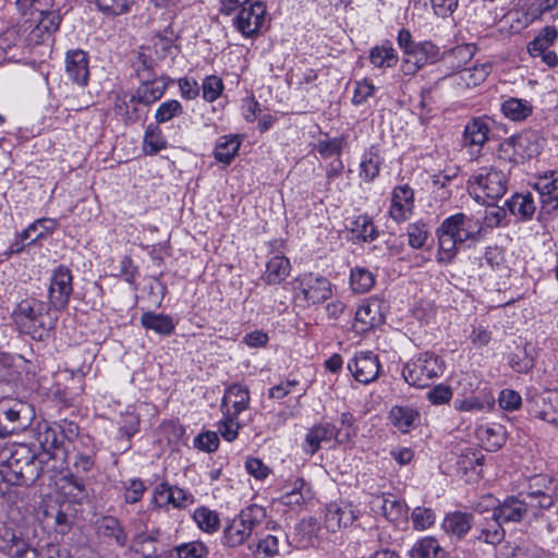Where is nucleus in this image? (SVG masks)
<instances>
[{
    "instance_id": "nucleus-39",
    "label": "nucleus",
    "mask_w": 558,
    "mask_h": 558,
    "mask_svg": "<svg viewBox=\"0 0 558 558\" xmlns=\"http://www.w3.org/2000/svg\"><path fill=\"white\" fill-rule=\"evenodd\" d=\"M369 61L377 68H391L397 63L398 57L391 46L381 45L371 50Z\"/></svg>"
},
{
    "instance_id": "nucleus-38",
    "label": "nucleus",
    "mask_w": 558,
    "mask_h": 558,
    "mask_svg": "<svg viewBox=\"0 0 558 558\" xmlns=\"http://www.w3.org/2000/svg\"><path fill=\"white\" fill-rule=\"evenodd\" d=\"M167 142L162 135L161 130L157 125H148L145 135L143 148L147 155H155L161 149L166 148Z\"/></svg>"
},
{
    "instance_id": "nucleus-3",
    "label": "nucleus",
    "mask_w": 558,
    "mask_h": 558,
    "mask_svg": "<svg viewBox=\"0 0 558 558\" xmlns=\"http://www.w3.org/2000/svg\"><path fill=\"white\" fill-rule=\"evenodd\" d=\"M469 191L477 201H497L507 192V175L493 167H483L469 179Z\"/></svg>"
},
{
    "instance_id": "nucleus-14",
    "label": "nucleus",
    "mask_w": 558,
    "mask_h": 558,
    "mask_svg": "<svg viewBox=\"0 0 558 558\" xmlns=\"http://www.w3.org/2000/svg\"><path fill=\"white\" fill-rule=\"evenodd\" d=\"M414 207V192L408 185L393 189L389 216L397 222L405 221L412 215Z\"/></svg>"
},
{
    "instance_id": "nucleus-56",
    "label": "nucleus",
    "mask_w": 558,
    "mask_h": 558,
    "mask_svg": "<svg viewBox=\"0 0 558 558\" xmlns=\"http://www.w3.org/2000/svg\"><path fill=\"white\" fill-rule=\"evenodd\" d=\"M60 22L61 15L56 10L38 16L37 21H32V23H36L37 29L46 33L56 32L59 28Z\"/></svg>"
},
{
    "instance_id": "nucleus-58",
    "label": "nucleus",
    "mask_w": 558,
    "mask_h": 558,
    "mask_svg": "<svg viewBox=\"0 0 558 558\" xmlns=\"http://www.w3.org/2000/svg\"><path fill=\"white\" fill-rule=\"evenodd\" d=\"M207 553L206 547L202 543H189L175 548L174 558H203Z\"/></svg>"
},
{
    "instance_id": "nucleus-52",
    "label": "nucleus",
    "mask_w": 558,
    "mask_h": 558,
    "mask_svg": "<svg viewBox=\"0 0 558 558\" xmlns=\"http://www.w3.org/2000/svg\"><path fill=\"white\" fill-rule=\"evenodd\" d=\"M409 245L413 248H421L424 246L427 238L428 230L425 223L418 221L410 223L407 229Z\"/></svg>"
},
{
    "instance_id": "nucleus-5",
    "label": "nucleus",
    "mask_w": 558,
    "mask_h": 558,
    "mask_svg": "<svg viewBox=\"0 0 558 558\" xmlns=\"http://www.w3.org/2000/svg\"><path fill=\"white\" fill-rule=\"evenodd\" d=\"M442 372L441 363L432 353H421L416 359L407 363L402 369L404 380L414 387L424 388Z\"/></svg>"
},
{
    "instance_id": "nucleus-47",
    "label": "nucleus",
    "mask_w": 558,
    "mask_h": 558,
    "mask_svg": "<svg viewBox=\"0 0 558 558\" xmlns=\"http://www.w3.org/2000/svg\"><path fill=\"white\" fill-rule=\"evenodd\" d=\"M379 156L371 149L363 155L360 165V175L367 182L372 181L379 173Z\"/></svg>"
},
{
    "instance_id": "nucleus-43",
    "label": "nucleus",
    "mask_w": 558,
    "mask_h": 558,
    "mask_svg": "<svg viewBox=\"0 0 558 558\" xmlns=\"http://www.w3.org/2000/svg\"><path fill=\"white\" fill-rule=\"evenodd\" d=\"M558 33L554 26H546L541 33L529 44V52L536 57V52H544L548 49L557 38Z\"/></svg>"
},
{
    "instance_id": "nucleus-64",
    "label": "nucleus",
    "mask_w": 558,
    "mask_h": 558,
    "mask_svg": "<svg viewBox=\"0 0 558 558\" xmlns=\"http://www.w3.org/2000/svg\"><path fill=\"white\" fill-rule=\"evenodd\" d=\"M498 401L501 409L514 411L521 405V396L514 390L505 389L500 392Z\"/></svg>"
},
{
    "instance_id": "nucleus-23",
    "label": "nucleus",
    "mask_w": 558,
    "mask_h": 558,
    "mask_svg": "<svg viewBox=\"0 0 558 558\" xmlns=\"http://www.w3.org/2000/svg\"><path fill=\"white\" fill-rule=\"evenodd\" d=\"M389 420L400 432L408 433L418 425L420 413L411 407L396 405L389 412Z\"/></svg>"
},
{
    "instance_id": "nucleus-7",
    "label": "nucleus",
    "mask_w": 558,
    "mask_h": 558,
    "mask_svg": "<svg viewBox=\"0 0 558 558\" xmlns=\"http://www.w3.org/2000/svg\"><path fill=\"white\" fill-rule=\"evenodd\" d=\"M8 425L3 430L8 434L25 430L35 417L34 408L24 401H8L0 405Z\"/></svg>"
},
{
    "instance_id": "nucleus-54",
    "label": "nucleus",
    "mask_w": 558,
    "mask_h": 558,
    "mask_svg": "<svg viewBox=\"0 0 558 558\" xmlns=\"http://www.w3.org/2000/svg\"><path fill=\"white\" fill-rule=\"evenodd\" d=\"M203 98L209 102L215 101L223 90L222 80L216 75L207 76L202 85Z\"/></svg>"
},
{
    "instance_id": "nucleus-51",
    "label": "nucleus",
    "mask_w": 558,
    "mask_h": 558,
    "mask_svg": "<svg viewBox=\"0 0 558 558\" xmlns=\"http://www.w3.org/2000/svg\"><path fill=\"white\" fill-rule=\"evenodd\" d=\"M183 112V108L178 100L171 99L162 102L155 113L157 123H166Z\"/></svg>"
},
{
    "instance_id": "nucleus-13",
    "label": "nucleus",
    "mask_w": 558,
    "mask_h": 558,
    "mask_svg": "<svg viewBox=\"0 0 558 558\" xmlns=\"http://www.w3.org/2000/svg\"><path fill=\"white\" fill-rule=\"evenodd\" d=\"M351 437V432H342V429H337L331 424L315 425L305 436V444L307 445L306 452L314 454L320 449L323 442H328L333 438L342 444L349 441Z\"/></svg>"
},
{
    "instance_id": "nucleus-27",
    "label": "nucleus",
    "mask_w": 558,
    "mask_h": 558,
    "mask_svg": "<svg viewBox=\"0 0 558 558\" xmlns=\"http://www.w3.org/2000/svg\"><path fill=\"white\" fill-rule=\"evenodd\" d=\"M141 102L134 95L118 96L114 102V112L120 116L125 123H135L142 118Z\"/></svg>"
},
{
    "instance_id": "nucleus-49",
    "label": "nucleus",
    "mask_w": 558,
    "mask_h": 558,
    "mask_svg": "<svg viewBox=\"0 0 558 558\" xmlns=\"http://www.w3.org/2000/svg\"><path fill=\"white\" fill-rule=\"evenodd\" d=\"M501 524L502 523L497 520H494L493 523H488L487 526L481 530L477 539L490 545L500 544L505 537V530L501 527Z\"/></svg>"
},
{
    "instance_id": "nucleus-55",
    "label": "nucleus",
    "mask_w": 558,
    "mask_h": 558,
    "mask_svg": "<svg viewBox=\"0 0 558 558\" xmlns=\"http://www.w3.org/2000/svg\"><path fill=\"white\" fill-rule=\"evenodd\" d=\"M133 0H96L98 9L108 15L125 13Z\"/></svg>"
},
{
    "instance_id": "nucleus-16",
    "label": "nucleus",
    "mask_w": 558,
    "mask_h": 558,
    "mask_svg": "<svg viewBox=\"0 0 558 558\" xmlns=\"http://www.w3.org/2000/svg\"><path fill=\"white\" fill-rule=\"evenodd\" d=\"M357 515L351 505H339L330 502L325 510V526L330 532H336L342 527L350 526Z\"/></svg>"
},
{
    "instance_id": "nucleus-41",
    "label": "nucleus",
    "mask_w": 558,
    "mask_h": 558,
    "mask_svg": "<svg viewBox=\"0 0 558 558\" xmlns=\"http://www.w3.org/2000/svg\"><path fill=\"white\" fill-rule=\"evenodd\" d=\"M344 144L345 140L343 136L331 138L328 135H325L324 138L317 142V144L315 145V149L324 159H327L332 156H337V158H339L342 153Z\"/></svg>"
},
{
    "instance_id": "nucleus-6",
    "label": "nucleus",
    "mask_w": 558,
    "mask_h": 558,
    "mask_svg": "<svg viewBox=\"0 0 558 558\" xmlns=\"http://www.w3.org/2000/svg\"><path fill=\"white\" fill-rule=\"evenodd\" d=\"M73 293V276L69 268L59 266L52 272L48 290L49 305L56 311L68 306Z\"/></svg>"
},
{
    "instance_id": "nucleus-42",
    "label": "nucleus",
    "mask_w": 558,
    "mask_h": 558,
    "mask_svg": "<svg viewBox=\"0 0 558 558\" xmlns=\"http://www.w3.org/2000/svg\"><path fill=\"white\" fill-rule=\"evenodd\" d=\"M199 529L207 533H214L218 531L220 525V519L216 511L208 508L202 507L194 511L193 515Z\"/></svg>"
},
{
    "instance_id": "nucleus-30",
    "label": "nucleus",
    "mask_w": 558,
    "mask_h": 558,
    "mask_svg": "<svg viewBox=\"0 0 558 558\" xmlns=\"http://www.w3.org/2000/svg\"><path fill=\"white\" fill-rule=\"evenodd\" d=\"M509 211L523 220L531 219L535 213L536 206L530 193L514 194L506 202Z\"/></svg>"
},
{
    "instance_id": "nucleus-60",
    "label": "nucleus",
    "mask_w": 558,
    "mask_h": 558,
    "mask_svg": "<svg viewBox=\"0 0 558 558\" xmlns=\"http://www.w3.org/2000/svg\"><path fill=\"white\" fill-rule=\"evenodd\" d=\"M8 554L11 558H39L38 551L26 539L17 542L9 547Z\"/></svg>"
},
{
    "instance_id": "nucleus-59",
    "label": "nucleus",
    "mask_w": 558,
    "mask_h": 558,
    "mask_svg": "<svg viewBox=\"0 0 558 558\" xmlns=\"http://www.w3.org/2000/svg\"><path fill=\"white\" fill-rule=\"evenodd\" d=\"M140 416L135 413L126 412L122 414L120 430L130 440L140 429Z\"/></svg>"
},
{
    "instance_id": "nucleus-12",
    "label": "nucleus",
    "mask_w": 558,
    "mask_h": 558,
    "mask_svg": "<svg viewBox=\"0 0 558 558\" xmlns=\"http://www.w3.org/2000/svg\"><path fill=\"white\" fill-rule=\"evenodd\" d=\"M348 369L359 383L369 384L376 380L379 375L378 356L371 351L359 352L348 363Z\"/></svg>"
},
{
    "instance_id": "nucleus-40",
    "label": "nucleus",
    "mask_w": 558,
    "mask_h": 558,
    "mask_svg": "<svg viewBox=\"0 0 558 558\" xmlns=\"http://www.w3.org/2000/svg\"><path fill=\"white\" fill-rule=\"evenodd\" d=\"M238 518L243 523V525L250 530V535L252 532L265 520L266 510L258 505H250L248 507L241 510L238 514Z\"/></svg>"
},
{
    "instance_id": "nucleus-25",
    "label": "nucleus",
    "mask_w": 558,
    "mask_h": 558,
    "mask_svg": "<svg viewBox=\"0 0 558 558\" xmlns=\"http://www.w3.org/2000/svg\"><path fill=\"white\" fill-rule=\"evenodd\" d=\"M290 270V260L286 256L276 255L268 260L263 280L267 284H279L289 276Z\"/></svg>"
},
{
    "instance_id": "nucleus-2",
    "label": "nucleus",
    "mask_w": 558,
    "mask_h": 558,
    "mask_svg": "<svg viewBox=\"0 0 558 558\" xmlns=\"http://www.w3.org/2000/svg\"><path fill=\"white\" fill-rule=\"evenodd\" d=\"M51 308L40 300H22L13 312L14 322L22 332L29 335L34 340L43 341L49 337L57 323V317L50 312Z\"/></svg>"
},
{
    "instance_id": "nucleus-35",
    "label": "nucleus",
    "mask_w": 558,
    "mask_h": 558,
    "mask_svg": "<svg viewBox=\"0 0 558 558\" xmlns=\"http://www.w3.org/2000/svg\"><path fill=\"white\" fill-rule=\"evenodd\" d=\"M250 537V530L240 521L238 515L223 531V542L229 547L242 545Z\"/></svg>"
},
{
    "instance_id": "nucleus-37",
    "label": "nucleus",
    "mask_w": 558,
    "mask_h": 558,
    "mask_svg": "<svg viewBox=\"0 0 558 558\" xmlns=\"http://www.w3.org/2000/svg\"><path fill=\"white\" fill-rule=\"evenodd\" d=\"M501 110L507 118L521 121L532 113V106L526 100L510 98L502 104Z\"/></svg>"
},
{
    "instance_id": "nucleus-1",
    "label": "nucleus",
    "mask_w": 558,
    "mask_h": 558,
    "mask_svg": "<svg viewBox=\"0 0 558 558\" xmlns=\"http://www.w3.org/2000/svg\"><path fill=\"white\" fill-rule=\"evenodd\" d=\"M43 460L25 444L4 446L0 452V473L11 485H29L41 475Z\"/></svg>"
},
{
    "instance_id": "nucleus-61",
    "label": "nucleus",
    "mask_w": 558,
    "mask_h": 558,
    "mask_svg": "<svg viewBox=\"0 0 558 558\" xmlns=\"http://www.w3.org/2000/svg\"><path fill=\"white\" fill-rule=\"evenodd\" d=\"M194 445L201 450L211 452L218 448L219 438L215 432L202 433L195 438Z\"/></svg>"
},
{
    "instance_id": "nucleus-29",
    "label": "nucleus",
    "mask_w": 558,
    "mask_h": 558,
    "mask_svg": "<svg viewBox=\"0 0 558 558\" xmlns=\"http://www.w3.org/2000/svg\"><path fill=\"white\" fill-rule=\"evenodd\" d=\"M65 450L56 446L51 452L49 449H45L38 453V460H43L41 474H50L51 476L61 473L64 469Z\"/></svg>"
},
{
    "instance_id": "nucleus-50",
    "label": "nucleus",
    "mask_w": 558,
    "mask_h": 558,
    "mask_svg": "<svg viewBox=\"0 0 558 558\" xmlns=\"http://www.w3.org/2000/svg\"><path fill=\"white\" fill-rule=\"evenodd\" d=\"M490 71H492L490 63H483L480 65H474L471 69H464L462 71V78L465 81L466 85L476 86L486 80V77L488 76Z\"/></svg>"
},
{
    "instance_id": "nucleus-11",
    "label": "nucleus",
    "mask_w": 558,
    "mask_h": 558,
    "mask_svg": "<svg viewBox=\"0 0 558 558\" xmlns=\"http://www.w3.org/2000/svg\"><path fill=\"white\" fill-rule=\"evenodd\" d=\"M439 49L430 41L416 44L404 57L401 70L405 75H414L426 63H433L438 59Z\"/></svg>"
},
{
    "instance_id": "nucleus-4",
    "label": "nucleus",
    "mask_w": 558,
    "mask_h": 558,
    "mask_svg": "<svg viewBox=\"0 0 558 558\" xmlns=\"http://www.w3.org/2000/svg\"><path fill=\"white\" fill-rule=\"evenodd\" d=\"M250 0H221L222 11L227 14L241 8L234 24L239 32L250 37L255 35L262 28L265 22L266 5L262 1H255L248 7L245 4Z\"/></svg>"
},
{
    "instance_id": "nucleus-53",
    "label": "nucleus",
    "mask_w": 558,
    "mask_h": 558,
    "mask_svg": "<svg viewBox=\"0 0 558 558\" xmlns=\"http://www.w3.org/2000/svg\"><path fill=\"white\" fill-rule=\"evenodd\" d=\"M413 526L416 530H426L430 527L436 520V515L430 508L416 507L413 509L412 514Z\"/></svg>"
},
{
    "instance_id": "nucleus-9",
    "label": "nucleus",
    "mask_w": 558,
    "mask_h": 558,
    "mask_svg": "<svg viewBox=\"0 0 558 558\" xmlns=\"http://www.w3.org/2000/svg\"><path fill=\"white\" fill-rule=\"evenodd\" d=\"M493 496L483 497L486 507H493V519L500 523L521 522L527 514V505L514 496H508L502 502L495 505Z\"/></svg>"
},
{
    "instance_id": "nucleus-17",
    "label": "nucleus",
    "mask_w": 558,
    "mask_h": 558,
    "mask_svg": "<svg viewBox=\"0 0 558 558\" xmlns=\"http://www.w3.org/2000/svg\"><path fill=\"white\" fill-rule=\"evenodd\" d=\"M96 534L105 538L110 545L124 547L128 543V533L120 521L111 515H105L96 522Z\"/></svg>"
},
{
    "instance_id": "nucleus-21",
    "label": "nucleus",
    "mask_w": 558,
    "mask_h": 558,
    "mask_svg": "<svg viewBox=\"0 0 558 558\" xmlns=\"http://www.w3.org/2000/svg\"><path fill=\"white\" fill-rule=\"evenodd\" d=\"M473 525L471 513L453 511L448 513L442 521V529L451 537L462 539Z\"/></svg>"
},
{
    "instance_id": "nucleus-34",
    "label": "nucleus",
    "mask_w": 558,
    "mask_h": 558,
    "mask_svg": "<svg viewBox=\"0 0 558 558\" xmlns=\"http://www.w3.org/2000/svg\"><path fill=\"white\" fill-rule=\"evenodd\" d=\"M15 5L22 15H29L31 21L53 11V0H16Z\"/></svg>"
},
{
    "instance_id": "nucleus-20",
    "label": "nucleus",
    "mask_w": 558,
    "mask_h": 558,
    "mask_svg": "<svg viewBox=\"0 0 558 558\" xmlns=\"http://www.w3.org/2000/svg\"><path fill=\"white\" fill-rule=\"evenodd\" d=\"M372 509L380 511L387 520L397 522L407 515L408 506L390 494H383L372 500Z\"/></svg>"
},
{
    "instance_id": "nucleus-26",
    "label": "nucleus",
    "mask_w": 558,
    "mask_h": 558,
    "mask_svg": "<svg viewBox=\"0 0 558 558\" xmlns=\"http://www.w3.org/2000/svg\"><path fill=\"white\" fill-rule=\"evenodd\" d=\"M159 535V530H154L150 533H140L133 537L131 548L136 554L141 555L142 558H158L159 553L156 543L158 542Z\"/></svg>"
},
{
    "instance_id": "nucleus-36",
    "label": "nucleus",
    "mask_w": 558,
    "mask_h": 558,
    "mask_svg": "<svg viewBox=\"0 0 558 558\" xmlns=\"http://www.w3.org/2000/svg\"><path fill=\"white\" fill-rule=\"evenodd\" d=\"M350 284L355 293H366L374 287L375 276L366 268H352L350 275Z\"/></svg>"
},
{
    "instance_id": "nucleus-28",
    "label": "nucleus",
    "mask_w": 558,
    "mask_h": 558,
    "mask_svg": "<svg viewBox=\"0 0 558 558\" xmlns=\"http://www.w3.org/2000/svg\"><path fill=\"white\" fill-rule=\"evenodd\" d=\"M381 323L380 307L377 302L361 305L355 313V327L360 331L372 329Z\"/></svg>"
},
{
    "instance_id": "nucleus-57",
    "label": "nucleus",
    "mask_w": 558,
    "mask_h": 558,
    "mask_svg": "<svg viewBox=\"0 0 558 558\" xmlns=\"http://www.w3.org/2000/svg\"><path fill=\"white\" fill-rule=\"evenodd\" d=\"M352 230L364 241H373L377 236L374 223L366 216L359 217Z\"/></svg>"
},
{
    "instance_id": "nucleus-44",
    "label": "nucleus",
    "mask_w": 558,
    "mask_h": 558,
    "mask_svg": "<svg viewBox=\"0 0 558 558\" xmlns=\"http://www.w3.org/2000/svg\"><path fill=\"white\" fill-rule=\"evenodd\" d=\"M495 399L490 393H485L483 397L472 396L461 401H457L454 407L458 411H482L486 408L490 409L494 405Z\"/></svg>"
},
{
    "instance_id": "nucleus-45",
    "label": "nucleus",
    "mask_w": 558,
    "mask_h": 558,
    "mask_svg": "<svg viewBox=\"0 0 558 558\" xmlns=\"http://www.w3.org/2000/svg\"><path fill=\"white\" fill-rule=\"evenodd\" d=\"M279 553V539L278 536L267 534L262 535L253 549V556L255 558H268L274 557Z\"/></svg>"
},
{
    "instance_id": "nucleus-19",
    "label": "nucleus",
    "mask_w": 558,
    "mask_h": 558,
    "mask_svg": "<svg viewBox=\"0 0 558 558\" xmlns=\"http://www.w3.org/2000/svg\"><path fill=\"white\" fill-rule=\"evenodd\" d=\"M248 405L250 392L247 388L232 385L226 390L221 402L223 415L239 416L240 413L248 409Z\"/></svg>"
},
{
    "instance_id": "nucleus-33",
    "label": "nucleus",
    "mask_w": 558,
    "mask_h": 558,
    "mask_svg": "<svg viewBox=\"0 0 558 558\" xmlns=\"http://www.w3.org/2000/svg\"><path fill=\"white\" fill-rule=\"evenodd\" d=\"M446 550L434 537H423L410 550L411 558H441Z\"/></svg>"
},
{
    "instance_id": "nucleus-31",
    "label": "nucleus",
    "mask_w": 558,
    "mask_h": 558,
    "mask_svg": "<svg viewBox=\"0 0 558 558\" xmlns=\"http://www.w3.org/2000/svg\"><path fill=\"white\" fill-rule=\"evenodd\" d=\"M438 255L437 260L439 263H450L458 251V245L461 243L451 233L446 232L444 223L441 222L438 231Z\"/></svg>"
},
{
    "instance_id": "nucleus-15",
    "label": "nucleus",
    "mask_w": 558,
    "mask_h": 558,
    "mask_svg": "<svg viewBox=\"0 0 558 558\" xmlns=\"http://www.w3.org/2000/svg\"><path fill=\"white\" fill-rule=\"evenodd\" d=\"M65 73L78 86H86L89 78L88 57L83 50H72L65 56Z\"/></svg>"
},
{
    "instance_id": "nucleus-62",
    "label": "nucleus",
    "mask_w": 558,
    "mask_h": 558,
    "mask_svg": "<svg viewBox=\"0 0 558 558\" xmlns=\"http://www.w3.org/2000/svg\"><path fill=\"white\" fill-rule=\"evenodd\" d=\"M238 416L225 415L223 421L220 423L219 433L228 440L232 441L238 437L240 424L236 422Z\"/></svg>"
},
{
    "instance_id": "nucleus-32",
    "label": "nucleus",
    "mask_w": 558,
    "mask_h": 558,
    "mask_svg": "<svg viewBox=\"0 0 558 558\" xmlns=\"http://www.w3.org/2000/svg\"><path fill=\"white\" fill-rule=\"evenodd\" d=\"M241 141L238 136H222L216 144L214 156L215 159L225 165H230L236 156Z\"/></svg>"
},
{
    "instance_id": "nucleus-46",
    "label": "nucleus",
    "mask_w": 558,
    "mask_h": 558,
    "mask_svg": "<svg viewBox=\"0 0 558 558\" xmlns=\"http://www.w3.org/2000/svg\"><path fill=\"white\" fill-rule=\"evenodd\" d=\"M532 137L533 135L531 134H521L515 138H511L509 142L501 143L499 151L508 153L517 148H526V155L531 158L538 153L537 145L532 143Z\"/></svg>"
},
{
    "instance_id": "nucleus-8",
    "label": "nucleus",
    "mask_w": 558,
    "mask_h": 558,
    "mask_svg": "<svg viewBox=\"0 0 558 558\" xmlns=\"http://www.w3.org/2000/svg\"><path fill=\"white\" fill-rule=\"evenodd\" d=\"M446 232L451 233L461 244L481 236L483 225L480 219L463 213L452 215L442 221Z\"/></svg>"
},
{
    "instance_id": "nucleus-48",
    "label": "nucleus",
    "mask_w": 558,
    "mask_h": 558,
    "mask_svg": "<svg viewBox=\"0 0 558 558\" xmlns=\"http://www.w3.org/2000/svg\"><path fill=\"white\" fill-rule=\"evenodd\" d=\"M542 399L546 408L537 412L538 417L558 425V391H548Z\"/></svg>"
},
{
    "instance_id": "nucleus-63",
    "label": "nucleus",
    "mask_w": 558,
    "mask_h": 558,
    "mask_svg": "<svg viewBox=\"0 0 558 558\" xmlns=\"http://www.w3.org/2000/svg\"><path fill=\"white\" fill-rule=\"evenodd\" d=\"M428 400L436 405L445 404L452 398V390L449 386L437 385L427 393Z\"/></svg>"
},
{
    "instance_id": "nucleus-18",
    "label": "nucleus",
    "mask_w": 558,
    "mask_h": 558,
    "mask_svg": "<svg viewBox=\"0 0 558 558\" xmlns=\"http://www.w3.org/2000/svg\"><path fill=\"white\" fill-rule=\"evenodd\" d=\"M140 78L142 84L134 96L142 105L149 106L162 97L168 82L163 78H156L155 74H140Z\"/></svg>"
},
{
    "instance_id": "nucleus-10",
    "label": "nucleus",
    "mask_w": 558,
    "mask_h": 558,
    "mask_svg": "<svg viewBox=\"0 0 558 558\" xmlns=\"http://www.w3.org/2000/svg\"><path fill=\"white\" fill-rule=\"evenodd\" d=\"M296 284L304 300L311 304L322 303L331 295V283L323 276L304 274L296 279Z\"/></svg>"
},
{
    "instance_id": "nucleus-22",
    "label": "nucleus",
    "mask_w": 558,
    "mask_h": 558,
    "mask_svg": "<svg viewBox=\"0 0 558 558\" xmlns=\"http://www.w3.org/2000/svg\"><path fill=\"white\" fill-rule=\"evenodd\" d=\"M490 128L483 118H473L464 128L463 145L482 147L488 140Z\"/></svg>"
},
{
    "instance_id": "nucleus-24",
    "label": "nucleus",
    "mask_w": 558,
    "mask_h": 558,
    "mask_svg": "<svg viewBox=\"0 0 558 558\" xmlns=\"http://www.w3.org/2000/svg\"><path fill=\"white\" fill-rule=\"evenodd\" d=\"M141 325L145 329L153 330L160 336H170L175 329V324L171 316L156 314L150 311L143 313L141 316Z\"/></svg>"
}]
</instances>
